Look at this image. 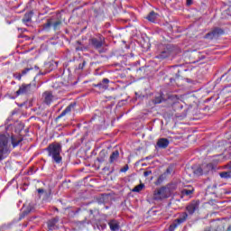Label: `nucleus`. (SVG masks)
Segmentation results:
<instances>
[{
  "label": "nucleus",
  "mask_w": 231,
  "mask_h": 231,
  "mask_svg": "<svg viewBox=\"0 0 231 231\" xmlns=\"http://www.w3.org/2000/svg\"><path fill=\"white\" fill-rule=\"evenodd\" d=\"M45 151H47L49 156L52 158L55 163H62V156H60V153L62 152V145L60 143H52L49 144Z\"/></svg>",
  "instance_id": "obj_1"
},
{
  "label": "nucleus",
  "mask_w": 231,
  "mask_h": 231,
  "mask_svg": "<svg viewBox=\"0 0 231 231\" xmlns=\"http://www.w3.org/2000/svg\"><path fill=\"white\" fill-rule=\"evenodd\" d=\"M175 189L176 185L174 184H169L167 186L162 187L154 191L153 199L155 201H162V199H167V198H171L172 190H174Z\"/></svg>",
  "instance_id": "obj_2"
},
{
  "label": "nucleus",
  "mask_w": 231,
  "mask_h": 231,
  "mask_svg": "<svg viewBox=\"0 0 231 231\" xmlns=\"http://www.w3.org/2000/svg\"><path fill=\"white\" fill-rule=\"evenodd\" d=\"M10 152H12V149L8 143V136L2 134H0V162H3Z\"/></svg>",
  "instance_id": "obj_3"
},
{
  "label": "nucleus",
  "mask_w": 231,
  "mask_h": 231,
  "mask_svg": "<svg viewBox=\"0 0 231 231\" xmlns=\"http://www.w3.org/2000/svg\"><path fill=\"white\" fill-rule=\"evenodd\" d=\"M59 217H52L47 221V229L49 231L59 230Z\"/></svg>",
  "instance_id": "obj_4"
},
{
  "label": "nucleus",
  "mask_w": 231,
  "mask_h": 231,
  "mask_svg": "<svg viewBox=\"0 0 231 231\" xmlns=\"http://www.w3.org/2000/svg\"><path fill=\"white\" fill-rule=\"evenodd\" d=\"M223 33H225V32L222 31L221 28H215L210 32L206 34L205 39H217V37H219V35H223Z\"/></svg>",
  "instance_id": "obj_5"
},
{
  "label": "nucleus",
  "mask_w": 231,
  "mask_h": 231,
  "mask_svg": "<svg viewBox=\"0 0 231 231\" xmlns=\"http://www.w3.org/2000/svg\"><path fill=\"white\" fill-rule=\"evenodd\" d=\"M89 43L91 46H93V48H95L96 50H98L99 53H102V46L104 45V43L102 42V39H97V38H90L89 40Z\"/></svg>",
  "instance_id": "obj_6"
},
{
  "label": "nucleus",
  "mask_w": 231,
  "mask_h": 231,
  "mask_svg": "<svg viewBox=\"0 0 231 231\" xmlns=\"http://www.w3.org/2000/svg\"><path fill=\"white\" fill-rule=\"evenodd\" d=\"M210 169H212V164H202V166L197 168L194 171V174L197 176H202V174H207Z\"/></svg>",
  "instance_id": "obj_7"
},
{
  "label": "nucleus",
  "mask_w": 231,
  "mask_h": 231,
  "mask_svg": "<svg viewBox=\"0 0 231 231\" xmlns=\"http://www.w3.org/2000/svg\"><path fill=\"white\" fill-rule=\"evenodd\" d=\"M199 208V202L198 201H192L189 205L186 207L187 212L189 214V216H192L194 212H196Z\"/></svg>",
  "instance_id": "obj_8"
},
{
  "label": "nucleus",
  "mask_w": 231,
  "mask_h": 231,
  "mask_svg": "<svg viewBox=\"0 0 231 231\" xmlns=\"http://www.w3.org/2000/svg\"><path fill=\"white\" fill-rule=\"evenodd\" d=\"M32 89V84H23L20 88L16 91V95H24L26 93H30Z\"/></svg>",
  "instance_id": "obj_9"
},
{
  "label": "nucleus",
  "mask_w": 231,
  "mask_h": 231,
  "mask_svg": "<svg viewBox=\"0 0 231 231\" xmlns=\"http://www.w3.org/2000/svg\"><path fill=\"white\" fill-rule=\"evenodd\" d=\"M42 98H43L44 104H46L47 106H50V104L53 102V93L51 91H45L42 94Z\"/></svg>",
  "instance_id": "obj_10"
},
{
  "label": "nucleus",
  "mask_w": 231,
  "mask_h": 231,
  "mask_svg": "<svg viewBox=\"0 0 231 231\" xmlns=\"http://www.w3.org/2000/svg\"><path fill=\"white\" fill-rule=\"evenodd\" d=\"M169 143L170 142L168 141L167 138H160L157 141V147H159V149H167V147H169Z\"/></svg>",
  "instance_id": "obj_11"
},
{
  "label": "nucleus",
  "mask_w": 231,
  "mask_h": 231,
  "mask_svg": "<svg viewBox=\"0 0 231 231\" xmlns=\"http://www.w3.org/2000/svg\"><path fill=\"white\" fill-rule=\"evenodd\" d=\"M32 17H33V12L30 11L24 14L22 21L24 24H26V26H30V23H32Z\"/></svg>",
  "instance_id": "obj_12"
},
{
  "label": "nucleus",
  "mask_w": 231,
  "mask_h": 231,
  "mask_svg": "<svg viewBox=\"0 0 231 231\" xmlns=\"http://www.w3.org/2000/svg\"><path fill=\"white\" fill-rule=\"evenodd\" d=\"M108 226L110 228L111 231H118L120 230V222H118L117 220H110L108 222Z\"/></svg>",
  "instance_id": "obj_13"
},
{
  "label": "nucleus",
  "mask_w": 231,
  "mask_h": 231,
  "mask_svg": "<svg viewBox=\"0 0 231 231\" xmlns=\"http://www.w3.org/2000/svg\"><path fill=\"white\" fill-rule=\"evenodd\" d=\"M21 142H23V137L16 136V135L11 136V143L14 149H15V147H18Z\"/></svg>",
  "instance_id": "obj_14"
},
{
  "label": "nucleus",
  "mask_w": 231,
  "mask_h": 231,
  "mask_svg": "<svg viewBox=\"0 0 231 231\" xmlns=\"http://www.w3.org/2000/svg\"><path fill=\"white\" fill-rule=\"evenodd\" d=\"M75 106H77L76 103H71L69 105L64 111L61 112V114L58 116V118H62V116H66L69 113H71L72 109H75Z\"/></svg>",
  "instance_id": "obj_15"
},
{
  "label": "nucleus",
  "mask_w": 231,
  "mask_h": 231,
  "mask_svg": "<svg viewBox=\"0 0 231 231\" xmlns=\"http://www.w3.org/2000/svg\"><path fill=\"white\" fill-rule=\"evenodd\" d=\"M187 219H189V214H187V212H182L180 214L179 217L176 218L175 220L177 221L178 224L183 225V223H185Z\"/></svg>",
  "instance_id": "obj_16"
},
{
  "label": "nucleus",
  "mask_w": 231,
  "mask_h": 231,
  "mask_svg": "<svg viewBox=\"0 0 231 231\" xmlns=\"http://www.w3.org/2000/svg\"><path fill=\"white\" fill-rule=\"evenodd\" d=\"M97 86V88H99V89L106 91V89H107V88H109V79H104L102 80V82L98 83Z\"/></svg>",
  "instance_id": "obj_17"
},
{
  "label": "nucleus",
  "mask_w": 231,
  "mask_h": 231,
  "mask_svg": "<svg viewBox=\"0 0 231 231\" xmlns=\"http://www.w3.org/2000/svg\"><path fill=\"white\" fill-rule=\"evenodd\" d=\"M171 55V48L167 47L162 51L160 55L157 56V59H167Z\"/></svg>",
  "instance_id": "obj_18"
},
{
  "label": "nucleus",
  "mask_w": 231,
  "mask_h": 231,
  "mask_svg": "<svg viewBox=\"0 0 231 231\" xmlns=\"http://www.w3.org/2000/svg\"><path fill=\"white\" fill-rule=\"evenodd\" d=\"M118 156H120V152H118V151L113 152L112 154L110 155L109 162L115 163V162H116V160H118Z\"/></svg>",
  "instance_id": "obj_19"
},
{
  "label": "nucleus",
  "mask_w": 231,
  "mask_h": 231,
  "mask_svg": "<svg viewBox=\"0 0 231 231\" xmlns=\"http://www.w3.org/2000/svg\"><path fill=\"white\" fill-rule=\"evenodd\" d=\"M146 19H148V21H150V23H154L156 21V19H158V14L156 13H154V11H152L148 16L146 17Z\"/></svg>",
  "instance_id": "obj_20"
},
{
  "label": "nucleus",
  "mask_w": 231,
  "mask_h": 231,
  "mask_svg": "<svg viewBox=\"0 0 231 231\" xmlns=\"http://www.w3.org/2000/svg\"><path fill=\"white\" fill-rule=\"evenodd\" d=\"M194 193V188L190 187L189 189H184L181 190V196H192Z\"/></svg>",
  "instance_id": "obj_21"
},
{
  "label": "nucleus",
  "mask_w": 231,
  "mask_h": 231,
  "mask_svg": "<svg viewBox=\"0 0 231 231\" xmlns=\"http://www.w3.org/2000/svg\"><path fill=\"white\" fill-rule=\"evenodd\" d=\"M30 212H32V208L28 207L26 209H24L23 211V213L20 215V219H24V217H26V216H28V214H30Z\"/></svg>",
  "instance_id": "obj_22"
},
{
  "label": "nucleus",
  "mask_w": 231,
  "mask_h": 231,
  "mask_svg": "<svg viewBox=\"0 0 231 231\" xmlns=\"http://www.w3.org/2000/svg\"><path fill=\"white\" fill-rule=\"evenodd\" d=\"M144 187H145V184H139L134 188L133 192H142Z\"/></svg>",
  "instance_id": "obj_23"
},
{
  "label": "nucleus",
  "mask_w": 231,
  "mask_h": 231,
  "mask_svg": "<svg viewBox=\"0 0 231 231\" xmlns=\"http://www.w3.org/2000/svg\"><path fill=\"white\" fill-rule=\"evenodd\" d=\"M178 226H180V224L178 223L177 220H174L173 223L169 226V230L174 231L176 230V228H178Z\"/></svg>",
  "instance_id": "obj_24"
},
{
  "label": "nucleus",
  "mask_w": 231,
  "mask_h": 231,
  "mask_svg": "<svg viewBox=\"0 0 231 231\" xmlns=\"http://www.w3.org/2000/svg\"><path fill=\"white\" fill-rule=\"evenodd\" d=\"M220 178L228 179L231 178V171H223L219 173Z\"/></svg>",
  "instance_id": "obj_25"
},
{
  "label": "nucleus",
  "mask_w": 231,
  "mask_h": 231,
  "mask_svg": "<svg viewBox=\"0 0 231 231\" xmlns=\"http://www.w3.org/2000/svg\"><path fill=\"white\" fill-rule=\"evenodd\" d=\"M165 178H167V173L162 174V175L158 178L157 182H158V183H162V182L163 181V180H165Z\"/></svg>",
  "instance_id": "obj_26"
},
{
  "label": "nucleus",
  "mask_w": 231,
  "mask_h": 231,
  "mask_svg": "<svg viewBox=\"0 0 231 231\" xmlns=\"http://www.w3.org/2000/svg\"><path fill=\"white\" fill-rule=\"evenodd\" d=\"M60 24H62V22H61V21H57V22H55V23L52 24L53 29H54V30H57V29L60 27Z\"/></svg>",
  "instance_id": "obj_27"
},
{
  "label": "nucleus",
  "mask_w": 231,
  "mask_h": 231,
  "mask_svg": "<svg viewBox=\"0 0 231 231\" xmlns=\"http://www.w3.org/2000/svg\"><path fill=\"white\" fill-rule=\"evenodd\" d=\"M32 69H33V68H26L23 70H22V77H24V75H26V73H28V71H32Z\"/></svg>",
  "instance_id": "obj_28"
},
{
  "label": "nucleus",
  "mask_w": 231,
  "mask_h": 231,
  "mask_svg": "<svg viewBox=\"0 0 231 231\" xmlns=\"http://www.w3.org/2000/svg\"><path fill=\"white\" fill-rule=\"evenodd\" d=\"M162 97H155L153 100V104H162Z\"/></svg>",
  "instance_id": "obj_29"
},
{
  "label": "nucleus",
  "mask_w": 231,
  "mask_h": 231,
  "mask_svg": "<svg viewBox=\"0 0 231 231\" xmlns=\"http://www.w3.org/2000/svg\"><path fill=\"white\" fill-rule=\"evenodd\" d=\"M14 79H17V80H21L23 78V75L21 73H14Z\"/></svg>",
  "instance_id": "obj_30"
},
{
  "label": "nucleus",
  "mask_w": 231,
  "mask_h": 231,
  "mask_svg": "<svg viewBox=\"0 0 231 231\" xmlns=\"http://www.w3.org/2000/svg\"><path fill=\"white\" fill-rule=\"evenodd\" d=\"M152 174V171L151 170H147L146 171L143 172V176L147 178V176H151Z\"/></svg>",
  "instance_id": "obj_31"
},
{
  "label": "nucleus",
  "mask_w": 231,
  "mask_h": 231,
  "mask_svg": "<svg viewBox=\"0 0 231 231\" xmlns=\"http://www.w3.org/2000/svg\"><path fill=\"white\" fill-rule=\"evenodd\" d=\"M127 171H129V166L125 165L124 168L120 170V172H127Z\"/></svg>",
  "instance_id": "obj_32"
},
{
  "label": "nucleus",
  "mask_w": 231,
  "mask_h": 231,
  "mask_svg": "<svg viewBox=\"0 0 231 231\" xmlns=\"http://www.w3.org/2000/svg\"><path fill=\"white\" fill-rule=\"evenodd\" d=\"M51 26V20L47 21V23L44 24V28H50Z\"/></svg>",
  "instance_id": "obj_33"
},
{
  "label": "nucleus",
  "mask_w": 231,
  "mask_h": 231,
  "mask_svg": "<svg viewBox=\"0 0 231 231\" xmlns=\"http://www.w3.org/2000/svg\"><path fill=\"white\" fill-rule=\"evenodd\" d=\"M171 172H172V168L169 167L166 170V172H164V174H171Z\"/></svg>",
  "instance_id": "obj_34"
},
{
  "label": "nucleus",
  "mask_w": 231,
  "mask_h": 231,
  "mask_svg": "<svg viewBox=\"0 0 231 231\" xmlns=\"http://www.w3.org/2000/svg\"><path fill=\"white\" fill-rule=\"evenodd\" d=\"M38 194H44L43 189H38Z\"/></svg>",
  "instance_id": "obj_35"
},
{
  "label": "nucleus",
  "mask_w": 231,
  "mask_h": 231,
  "mask_svg": "<svg viewBox=\"0 0 231 231\" xmlns=\"http://www.w3.org/2000/svg\"><path fill=\"white\" fill-rule=\"evenodd\" d=\"M187 5L188 6H190V5H192V0H187Z\"/></svg>",
  "instance_id": "obj_36"
},
{
  "label": "nucleus",
  "mask_w": 231,
  "mask_h": 231,
  "mask_svg": "<svg viewBox=\"0 0 231 231\" xmlns=\"http://www.w3.org/2000/svg\"><path fill=\"white\" fill-rule=\"evenodd\" d=\"M100 156H106V152H100Z\"/></svg>",
  "instance_id": "obj_37"
},
{
  "label": "nucleus",
  "mask_w": 231,
  "mask_h": 231,
  "mask_svg": "<svg viewBox=\"0 0 231 231\" xmlns=\"http://www.w3.org/2000/svg\"><path fill=\"white\" fill-rule=\"evenodd\" d=\"M227 169H231V162L226 165Z\"/></svg>",
  "instance_id": "obj_38"
},
{
  "label": "nucleus",
  "mask_w": 231,
  "mask_h": 231,
  "mask_svg": "<svg viewBox=\"0 0 231 231\" xmlns=\"http://www.w3.org/2000/svg\"><path fill=\"white\" fill-rule=\"evenodd\" d=\"M98 162H104V157H102L101 159H97Z\"/></svg>",
  "instance_id": "obj_39"
},
{
  "label": "nucleus",
  "mask_w": 231,
  "mask_h": 231,
  "mask_svg": "<svg viewBox=\"0 0 231 231\" xmlns=\"http://www.w3.org/2000/svg\"><path fill=\"white\" fill-rule=\"evenodd\" d=\"M23 226H28V223H23Z\"/></svg>",
  "instance_id": "obj_40"
},
{
  "label": "nucleus",
  "mask_w": 231,
  "mask_h": 231,
  "mask_svg": "<svg viewBox=\"0 0 231 231\" xmlns=\"http://www.w3.org/2000/svg\"><path fill=\"white\" fill-rule=\"evenodd\" d=\"M22 32H26V29H22Z\"/></svg>",
  "instance_id": "obj_41"
},
{
  "label": "nucleus",
  "mask_w": 231,
  "mask_h": 231,
  "mask_svg": "<svg viewBox=\"0 0 231 231\" xmlns=\"http://www.w3.org/2000/svg\"><path fill=\"white\" fill-rule=\"evenodd\" d=\"M79 49H80V50H83L82 48H77V50H79Z\"/></svg>",
  "instance_id": "obj_42"
}]
</instances>
